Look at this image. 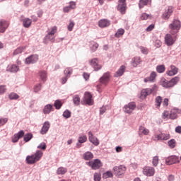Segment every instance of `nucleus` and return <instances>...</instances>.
Wrapping results in <instances>:
<instances>
[{
    "label": "nucleus",
    "instance_id": "63",
    "mask_svg": "<svg viewBox=\"0 0 181 181\" xmlns=\"http://www.w3.org/2000/svg\"><path fill=\"white\" fill-rule=\"evenodd\" d=\"M71 9H74L76 8V2L71 1L69 2V6H68Z\"/></svg>",
    "mask_w": 181,
    "mask_h": 181
},
{
    "label": "nucleus",
    "instance_id": "1",
    "mask_svg": "<svg viewBox=\"0 0 181 181\" xmlns=\"http://www.w3.org/2000/svg\"><path fill=\"white\" fill-rule=\"evenodd\" d=\"M179 81H180V77L175 76L170 81L164 79V81L162 82V86L165 88H170L172 87H175V86H176Z\"/></svg>",
    "mask_w": 181,
    "mask_h": 181
},
{
    "label": "nucleus",
    "instance_id": "58",
    "mask_svg": "<svg viewBox=\"0 0 181 181\" xmlns=\"http://www.w3.org/2000/svg\"><path fill=\"white\" fill-rule=\"evenodd\" d=\"M98 49V43H94L91 47H90V50L92 52H95Z\"/></svg>",
    "mask_w": 181,
    "mask_h": 181
},
{
    "label": "nucleus",
    "instance_id": "35",
    "mask_svg": "<svg viewBox=\"0 0 181 181\" xmlns=\"http://www.w3.org/2000/svg\"><path fill=\"white\" fill-rule=\"evenodd\" d=\"M80 96L78 95H74L73 96V103L74 105H80Z\"/></svg>",
    "mask_w": 181,
    "mask_h": 181
},
{
    "label": "nucleus",
    "instance_id": "40",
    "mask_svg": "<svg viewBox=\"0 0 181 181\" xmlns=\"http://www.w3.org/2000/svg\"><path fill=\"white\" fill-rule=\"evenodd\" d=\"M139 131L140 134H143L144 135H148L149 134V130L142 126L139 127Z\"/></svg>",
    "mask_w": 181,
    "mask_h": 181
},
{
    "label": "nucleus",
    "instance_id": "19",
    "mask_svg": "<svg viewBox=\"0 0 181 181\" xmlns=\"http://www.w3.org/2000/svg\"><path fill=\"white\" fill-rule=\"evenodd\" d=\"M179 71V69L174 65L170 66V70L166 71V74L172 77V76H176V74Z\"/></svg>",
    "mask_w": 181,
    "mask_h": 181
},
{
    "label": "nucleus",
    "instance_id": "59",
    "mask_svg": "<svg viewBox=\"0 0 181 181\" xmlns=\"http://www.w3.org/2000/svg\"><path fill=\"white\" fill-rule=\"evenodd\" d=\"M56 30H57V27L54 26L51 31L48 33V34L52 35V36H54V33H56Z\"/></svg>",
    "mask_w": 181,
    "mask_h": 181
},
{
    "label": "nucleus",
    "instance_id": "3",
    "mask_svg": "<svg viewBox=\"0 0 181 181\" xmlns=\"http://www.w3.org/2000/svg\"><path fill=\"white\" fill-rule=\"evenodd\" d=\"M169 28L171 29V35H175V33H177L181 28L180 21L174 20L173 23L169 25Z\"/></svg>",
    "mask_w": 181,
    "mask_h": 181
},
{
    "label": "nucleus",
    "instance_id": "15",
    "mask_svg": "<svg viewBox=\"0 0 181 181\" xmlns=\"http://www.w3.org/2000/svg\"><path fill=\"white\" fill-rule=\"evenodd\" d=\"M143 173L146 176H153L155 175V168L152 167H146L143 169Z\"/></svg>",
    "mask_w": 181,
    "mask_h": 181
},
{
    "label": "nucleus",
    "instance_id": "18",
    "mask_svg": "<svg viewBox=\"0 0 181 181\" xmlns=\"http://www.w3.org/2000/svg\"><path fill=\"white\" fill-rule=\"evenodd\" d=\"M8 26H9V24L8 23V21L5 20H1L0 21V33H4L8 29Z\"/></svg>",
    "mask_w": 181,
    "mask_h": 181
},
{
    "label": "nucleus",
    "instance_id": "31",
    "mask_svg": "<svg viewBox=\"0 0 181 181\" xmlns=\"http://www.w3.org/2000/svg\"><path fill=\"white\" fill-rule=\"evenodd\" d=\"M139 64H141V57H134L132 59V66H133V67H136Z\"/></svg>",
    "mask_w": 181,
    "mask_h": 181
},
{
    "label": "nucleus",
    "instance_id": "53",
    "mask_svg": "<svg viewBox=\"0 0 181 181\" xmlns=\"http://www.w3.org/2000/svg\"><path fill=\"white\" fill-rule=\"evenodd\" d=\"M40 90H42V84L41 83H38L37 85H36L34 87L35 93H39V91H40Z\"/></svg>",
    "mask_w": 181,
    "mask_h": 181
},
{
    "label": "nucleus",
    "instance_id": "13",
    "mask_svg": "<svg viewBox=\"0 0 181 181\" xmlns=\"http://www.w3.org/2000/svg\"><path fill=\"white\" fill-rule=\"evenodd\" d=\"M25 135V132L23 130H21L18 133L15 134L12 137V142L13 144H16L21 139V138H23Z\"/></svg>",
    "mask_w": 181,
    "mask_h": 181
},
{
    "label": "nucleus",
    "instance_id": "61",
    "mask_svg": "<svg viewBox=\"0 0 181 181\" xmlns=\"http://www.w3.org/2000/svg\"><path fill=\"white\" fill-rule=\"evenodd\" d=\"M8 122V119L4 118V119H0V127H2V125H5Z\"/></svg>",
    "mask_w": 181,
    "mask_h": 181
},
{
    "label": "nucleus",
    "instance_id": "36",
    "mask_svg": "<svg viewBox=\"0 0 181 181\" xmlns=\"http://www.w3.org/2000/svg\"><path fill=\"white\" fill-rule=\"evenodd\" d=\"M35 160L37 161L43 156V152L40 151H37L35 154H33Z\"/></svg>",
    "mask_w": 181,
    "mask_h": 181
},
{
    "label": "nucleus",
    "instance_id": "44",
    "mask_svg": "<svg viewBox=\"0 0 181 181\" xmlns=\"http://www.w3.org/2000/svg\"><path fill=\"white\" fill-rule=\"evenodd\" d=\"M63 117L66 118V119L70 118V117H71V112L69 110H66L64 112H63Z\"/></svg>",
    "mask_w": 181,
    "mask_h": 181
},
{
    "label": "nucleus",
    "instance_id": "62",
    "mask_svg": "<svg viewBox=\"0 0 181 181\" xmlns=\"http://www.w3.org/2000/svg\"><path fill=\"white\" fill-rule=\"evenodd\" d=\"M107 111V107L105 106H103L100 108V115H103Z\"/></svg>",
    "mask_w": 181,
    "mask_h": 181
},
{
    "label": "nucleus",
    "instance_id": "42",
    "mask_svg": "<svg viewBox=\"0 0 181 181\" xmlns=\"http://www.w3.org/2000/svg\"><path fill=\"white\" fill-rule=\"evenodd\" d=\"M148 2H149V0H140L139 6L140 9H142L145 6L148 5Z\"/></svg>",
    "mask_w": 181,
    "mask_h": 181
},
{
    "label": "nucleus",
    "instance_id": "37",
    "mask_svg": "<svg viewBox=\"0 0 181 181\" xmlns=\"http://www.w3.org/2000/svg\"><path fill=\"white\" fill-rule=\"evenodd\" d=\"M54 107H55L56 110H60L63 107V103L60 100H57L54 101Z\"/></svg>",
    "mask_w": 181,
    "mask_h": 181
},
{
    "label": "nucleus",
    "instance_id": "60",
    "mask_svg": "<svg viewBox=\"0 0 181 181\" xmlns=\"http://www.w3.org/2000/svg\"><path fill=\"white\" fill-rule=\"evenodd\" d=\"M38 149H42V151H45L46 149V144L45 143H41L38 146Z\"/></svg>",
    "mask_w": 181,
    "mask_h": 181
},
{
    "label": "nucleus",
    "instance_id": "48",
    "mask_svg": "<svg viewBox=\"0 0 181 181\" xmlns=\"http://www.w3.org/2000/svg\"><path fill=\"white\" fill-rule=\"evenodd\" d=\"M162 96H157L156 98L155 103L157 107H160V104H162Z\"/></svg>",
    "mask_w": 181,
    "mask_h": 181
},
{
    "label": "nucleus",
    "instance_id": "46",
    "mask_svg": "<svg viewBox=\"0 0 181 181\" xmlns=\"http://www.w3.org/2000/svg\"><path fill=\"white\" fill-rule=\"evenodd\" d=\"M168 146L171 149H173L176 146V140L175 139H172L170 141H168Z\"/></svg>",
    "mask_w": 181,
    "mask_h": 181
},
{
    "label": "nucleus",
    "instance_id": "54",
    "mask_svg": "<svg viewBox=\"0 0 181 181\" xmlns=\"http://www.w3.org/2000/svg\"><path fill=\"white\" fill-rule=\"evenodd\" d=\"M148 18H149V14H147L146 13H143L140 16V19H141V21H146Z\"/></svg>",
    "mask_w": 181,
    "mask_h": 181
},
{
    "label": "nucleus",
    "instance_id": "8",
    "mask_svg": "<svg viewBox=\"0 0 181 181\" xmlns=\"http://www.w3.org/2000/svg\"><path fill=\"white\" fill-rule=\"evenodd\" d=\"M135 108H136V105H135V103L131 102L128 105H126L123 110L126 114H132Z\"/></svg>",
    "mask_w": 181,
    "mask_h": 181
},
{
    "label": "nucleus",
    "instance_id": "33",
    "mask_svg": "<svg viewBox=\"0 0 181 181\" xmlns=\"http://www.w3.org/2000/svg\"><path fill=\"white\" fill-rule=\"evenodd\" d=\"M39 76L42 80V81H46V78H47V72L46 71H40L39 72Z\"/></svg>",
    "mask_w": 181,
    "mask_h": 181
},
{
    "label": "nucleus",
    "instance_id": "23",
    "mask_svg": "<svg viewBox=\"0 0 181 181\" xmlns=\"http://www.w3.org/2000/svg\"><path fill=\"white\" fill-rule=\"evenodd\" d=\"M180 112L181 110L177 108L172 110L170 114V119H176L177 118V114H180Z\"/></svg>",
    "mask_w": 181,
    "mask_h": 181
},
{
    "label": "nucleus",
    "instance_id": "29",
    "mask_svg": "<svg viewBox=\"0 0 181 181\" xmlns=\"http://www.w3.org/2000/svg\"><path fill=\"white\" fill-rule=\"evenodd\" d=\"M52 111H53V105L48 104L44 107V109H43L44 114L45 115L49 114V112H52Z\"/></svg>",
    "mask_w": 181,
    "mask_h": 181
},
{
    "label": "nucleus",
    "instance_id": "51",
    "mask_svg": "<svg viewBox=\"0 0 181 181\" xmlns=\"http://www.w3.org/2000/svg\"><path fill=\"white\" fill-rule=\"evenodd\" d=\"M101 180V173H94V181H100Z\"/></svg>",
    "mask_w": 181,
    "mask_h": 181
},
{
    "label": "nucleus",
    "instance_id": "2",
    "mask_svg": "<svg viewBox=\"0 0 181 181\" xmlns=\"http://www.w3.org/2000/svg\"><path fill=\"white\" fill-rule=\"evenodd\" d=\"M158 91V86L154 84L151 88H144L141 91V98L144 100L146 98L148 95H151L152 93H156Z\"/></svg>",
    "mask_w": 181,
    "mask_h": 181
},
{
    "label": "nucleus",
    "instance_id": "25",
    "mask_svg": "<svg viewBox=\"0 0 181 181\" xmlns=\"http://www.w3.org/2000/svg\"><path fill=\"white\" fill-rule=\"evenodd\" d=\"M49 42H52V43L54 42V35H52L51 34L47 35L44 39H43V43L45 45H47V43H49Z\"/></svg>",
    "mask_w": 181,
    "mask_h": 181
},
{
    "label": "nucleus",
    "instance_id": "17",
    "mask_svg": "<svg viewBox=\"0 0 181 181\" xmlns=\"http://www.w3.org/2000/svg\"><path fill=\"white\" fill-rule=\"evenodd\" d=\"M50 128V122H45L42 127V129L40 130V134L41 135H45L46 134H47L49 129Z\"/></svg>",
    "mask_w": 181,
    "mask_h": 181
},
{
    "label": "nucleus",
    "instance_id": "26",
    "mask_svg": "<svg viewBox=\"0 0 181 181\" xmlns=\"http://www.w3.org/2000/svg\"><path fill=\"white\" fill-rule=\"evenodd\" d=\"M100 81L102 84H107V81H110V72H107L100 78Z\"/></svg>",
    "mask_w": 181,
    "mask_h": 181
},
{
    "label": "nucleus",
    "instance_id": "47",
    "mask_svg": "<svg viewBox=\"0 0 181 181\" xmlns=\"http://www.w3.org/2000/svg\"><path fill=\"white\" fill-rule=\"evenodd\" d=\"M8 98L10 100H18V98H19V95H18L17 93H11L8 95Z\"/></svg>",
    "mask_w": 181,
    "mask_h": 181
},
{
    "label": "nucleus",
    "instance_id": "24",
    "mask_svg": "<svg viewBox=\"0 0 181 181\" xmlns=\"http://www.w3.org/2000/svg\"><path fill=\"white\" fill-rule=\"evenodd\" d=\"M84 142H87V136H80L76 143V148H81V144H84Z\"/></svg>",
    "mask_w": 181,
    "mask_h": 181
},
{
    "label": "nucleus",
    "instance_id": "32",
    "mask_svg": "<svg viewBox=\"0 0 181 181\" xmlns=\"http://www.w3.org/2000/svg\"><path fill=\"white\" fill-rule=\"evenodd\" d=\"M64 74L65 76L70 78V76H71V74H73V68H71V67L66 68L64 71Z\"/></svg>",
    "mask_w": 181,
    "mask_h": 181
},
{
    "label": "nucleus",
    "instance_id": "41",
    "mask_svg": "<svg viewBox=\"0 0 181 181\" xmlns=\"http://www.w3.org/2000/svg\"><path fill=\"white\" fill-rule=\"evenodd\" d=\"M66 173H67V168H63V167L59 168L57 170V175H64Z\"/></svg>",
    "mask_w": 181,
    "mask_h": 181
},
{
    "label": "nucleus",
    "instance_id": "52",
    "mask_svg": "<svg viewBox=\"0 0 181 181\" xmlns=\"http://www.w3.org/2000/svg\"><path fill=\"white\" fill-rule=\"evenodd\" d=\"M114 175H112V173L111 171H107L103 174V177L105 179H108V177H112Z\"/></svg>",
    "mask_w": 181,
    "mask_h": 181
},
{
    "label": "nucleus",
    "instance_id": "30",
    "mask_svg": "<svg viewBox=\"0 0 181 181\" xmlns=\"http://www.w3.org/2000/svg\"><path fill=\"white\" fill-rule=\"evenodd\" d=\"M93 158H94V155L93 154V153L90 151H87L85 153H83V159L85 160H91Z\"/></svg>",
    "mask_w": 181,
    "mask_h": 181
},
{
    "label": "nucleus",
    "instance_id": "7",
    "mask_svg": "<svg viewBox=\"0 0 181 181\" xmlns=\"http://www.w3.org/2000/svg\"><path fill=\"white\" fill-rule=\"evenodd\" d=\"M83 103L84 104H87V105H93L94 102L93 101V95L90 92H86L83 97Z\"/></svg>",
    "mask_w": 181,
    "mask_h": 181
},
{
    "label": "nucleus",
    "instance_id": "43",
    "mask_svg": "<svg viewBox=\"0 0 181 181\" xmlns=\"http://www.w3.org/2000/svg\"><path fill=\"white\" fill-rule=\"evenodd\" d=\"M125 33V30L122 28H119L117 30V33H115V37H119V36H122Z\"/></svg>",
    "mask_w": 181,
    "mask_h": 181
},
{
    "label": "nucleus",
    "instance_id": "9",
    "mask_svg": "<svg viewBox=\"0 0 181 181\" xmlns=\"http://www.w3.org/2000/svg\"><path fill=\"white\" fill-rule=\"evenodd\" d=\"M88 140L93 145H95V146H98V145H100V141L97 137L94 136V134H93L91 131L88 132Z\"/></svg>",
    "mask_w": 181,
    "mask_h": 181
},
{
    "label": "nucleus",
    "instance_id": "64",
    "mask_svg": "<svg viewBox=\"0 0 181 181\" xmlns=\"http://www.w3.org/2000/svg\"><path fill=\"white\" fill-rule=\"evenodd\" d=\"M175 132H177V134H181V126H177L175 128Z\"/></svg>",
    "mask_w": 181,
    "mask_h": 181
},
{
    "label": "nucleus",
    "instance_id": "49",
    "mask_svg": "<svg viewBox=\"0 0 181 181\" xmlns=\"http://www.w3.org/2000/svg\"><path fill=\"white\" fill-rule=\"evenodd\" d=\"M19 71L18 65H12L10 68L11 73H17Z\"/></svg>",
    "mask_w": 181,
    "mask_h": 181
},
{
    "label": "nucleus",
    "instance_id": "22",
    "mask_svg": "<svg viewBox=\"0 0 181 181\" xmlns=\"http://www.w3.org/2000/svg\"><path fill=\"white\" fill-rule=\"evenodd\" d=\"M158 141H168L170 139V134L161 133L156 136Z\"/></svg>",
    "mask_w": 181,
    "mask_h": 181
},
{
    "label": "nucleus",
    "instance_id": "10",
    "mask_svg": "<svg viewBox=\"0 0 181 181\" xmlns=\"http://www.w3.org/2000/svg\"><path fill=\"white\" fill-rule=\"evenodd\" d=\"M90 66L94 69L95 71H98L103 69V66L98 64V59L94 58L90 61Z\"/></svg>",
    "mask_w": 181,
    "mask_h": 181
},
{
    "label": "nucleus",
    "instance_id": "12",
    "mask_svg": "<svg viewBox=\"0 0 181 181\" xmlns=\"http://www.w3.org/2000/svg\"><path fill=\"white\" fill-rule=\"evenodd\" d=\"M173 13V6H169L168 7V9L165 11V12L162 15V18L165 19V21H168L169 18H170V16Z\"/></svg>",
    "mask_w": 181,
    "mask_h": 181
},
{
    "label": "nucleus",
    "instance_id": "39",
    "mask_svg": "<svg viewBox=\"0 0 181 181\" xmlns=\"http://www.w3.org/2000/svg\"><path fill=\"white\" fill-rule=\"evenodd\" d=\"M166 70V68L165 67V65H158L156 66V71L158 73H165V71Z\"/></svg>",
    "mask_w": 181,
    "mask_h": 181
},
{
    "label": "nucleus",
    "instance_id": "45",
    "mask_svg": "<svg viewBox=\"0 0 181 181\" xmlns=\"http://www.w3.org/2000/svg\"><path fill=\"white\" fill-rule=\"evenodd\" d=\"M23 50H25V47H19L13 52L14 56H16L17 54L22 53Z\"/></svg>",
    "mask_w": 181,
    "mask_h": 181
},
{
    "label": "nucleus",
    "instance_id": "5",
    "mask_svg": "<svg viewBox=\"0 0 181 181\" xmlns=\"http://www.w3.org/2000/svg\"><path fill=\"white\" fill-rule=\"evenodd\" d=\"M113 170L115 172V175L117 176V177H120V176L124 175L125 170H127V167L124 165L115 166L113 168Z\"/></svg>",
    "mask_w": 181,
    "mask_h": 181
},
{
    "label": "nucleus",
    "instance_id": "56",
    "mask_svg": "<svg viewBox=\"0 0 181 181\" xmlns=\"http://www.w3.org/2000/svg\"><path fill=\"white\" fill-rule=\"evenodd\" d=\"M140 50L143 54H148V48L141 46Z\"/></svg>",
    "mask_w": 181,
    "mask_h": 181
},
{
    "label": "nucleus",
    "instance_id": "21",
    "mask_svg": "<svg viewBox=\"0 0 181 181\" xmlns=\"http://www.w3.org/2000/svg\"><path fill=\"white\" fill-rule=\"evenodd\" d=\"M156 78V72L153 71L151 73L150 76L144 78V83H153Z\"/></svg>",
    "mask_w": 181,
    "mask_h": 181
},
{
    "label": "nucleus",
    "instance_id": "6",
    "mask_svg": "<svg viewBox=\"0 0 181 181\" xmlns=\"http://www.w3.org/2000/svg\"><path fill=\"white\" fill-rule=\"evenodd\" d=\"M117 11H119L122 15L125 13V11H127V0L118 1Z\"/></svg>",
    "mask_w": 181,
    "mask_h": 181
},
{
    "label": "nucleus",
    "instance_id": "57",
    "mask_svg": "<svg viewBox=\"0 0 181 181\" xmlns=\"http://www.w3.org/2000/svg\"><path fill=\"white\" fill-rule=\"evenodd\" d=\"M5 91H6V86L5 85H1L0 94H4Z\"/></svg>",
    "mask_w": 181,
    "mask_h": 181
},
{
    "label": "nucleus",
    "instance_id": "11",
    "mask_svg": "<svg viewBox=\"0 0 181 181\" xmlns=\"http://www.w3.org/2000/svg\"><path fill=\"white\" fill-rule=\"evenodd\" d=\"M39 60V55L33 54L25 59L26 64H35Z\"/></svg>",
    "mask_w": 181,
    "mask_h": 181
},
{
    "label": "nucleus",
    "instance_id": "16",
    "mask_svg": "<svg viewBox=\"0 0 181 181\" xmlns=\"http://www.w3.org/2000/svg\"><path fill=\"white\" fill-rule=\"evenodd\" d=\"M111 25V21L108 19H101L98 21L99 28H108Z\"/></svg>",
    "mask_w": 181,
    "mask_h": 181
},
{
    "label": "nucleus",
    "instance_id": "55",
    "mask_svg": "<svg viewBox=\"0 0 181 181\" xmlns=\"http://www.w3.org/2000/svg\"><path fill=\"white\" fill-rule=\"evenodd\" d=\"M73 28H74V21H70V23L68 25V30L69 32H71V30H73Z\"/></svg>",
    "mask_w": 181,
    "mask_h": 181
},
{
    "label": "nucleus",
    "instance_id": "14",
    "mask_svg": "<svg viewBox=\"0 0 181 181\" xmlns=\"http://www.w3.org/2000/svg\"><path fill=\"white\" fill-rule=\"evenodd\" d=\"M167 165H173L175 163H179V157L176 156H171L165 159Z\"/></svg>",
    "mask_w": 181,
    "mask_h": 181
},
{
    "label": "nucleus",
    "instance_id": "28",
    "mask_svg": "<svg viewBox=\"0 0 181 181\" xmlns=\"http://www.w3.org/2000/svg\"><path fill=\"white\" fill-rule=\"evenodd\" d=\"M26 161L28 165H33V163H36L37 160H36V158H35V156L31 155V156H28L26 157Z\"/></svg>",
    "mask_w": 181,
    "mask_h": 181
},
{
    "label": "nucleus",
    "instance_id": "34",
    "mask_svg": "<svg viewBox=\"0 0 181 181\" xmlns=\"http://www.w3.org/2000/svg\"><path fill=\"white\" fill-rule=\"evenodd\" d=\"M30 25H32V20L29 19V18H25L23 21V26H24V28H30Z\"/></svg>",
    "mask_w": 181,
    "mask_h": 181
},
{
    "label": "nucleus",
    "instance_id": "20",
    "mask_svg": "<svg viewBox=\"0 0 181 181\" xmlns=\"http://www.w3.org/2000/svg\"><path fill=\"white\" fill-rule=\"evenodd\" d=\"M165 42L167 46H172L175 43V40H173V37L170 34H167L165 37Z\"/></svg>",
    "mask_w": 181,
    "mask_h": 181
},
{
    "label": "nucleus",
    "instance_id": "27",
    "mask_svg": "<svg viewBox=\"0 0 181 181\" xmlns=\"http://www.w3.org/2000/svg\"><path fill=\"white\" fill-rule=\"evenodd\" d=\"M125 73V66L122 65L117 71L115 72L114 76L115 77H121Z\"/></svg>",
    "mask_w": 181,
    "mask_h": 181
},
{
    "label": "nucleus",
    "instance_id": "4",
    "mask_svg": "<svg viewBox=\"0 0 181 181\" xmlns=\"http://www.w3.org/2000/svg\"><path fill=\"white\" fill-rule=\"evenodd\" d=\"M87 165L88 166H90L93 170H97V169H100V168L103 166V163L101 162V160L96 158L88 162Z\"/></svg>",
    "mask_w": 181,
    "mask_h": 181
},
{
    "label": "nucleus",
    "instance_id": "50",
    "mask_svg": "<svg viewBox=\"0 0 181 181\" xmlns=\"http://www.w3.org/2000/svg\"><path fill=\"white\" fill-rule=\"evenodd\" d=\"M152 163L153 166L155 167L158 166V164L159 163V157H158L157 156H154L153 158Z\"/></svg>",
    "mask_w": 181,
    "mask_h": 181
},
{
    "label": "nucleus",
    "instance_id": "38",
    "mask_svg": "<svg viewBox=\"0 0 181 181\" xmlns=\"http://www.w3.org/2000/svg\"><path fill=\"white\" fill-rule=\"evenodd\" d=\"M32 138H33V134H32V133H28L23 135V141L25 142H29Z\"/></svg>",
    "mask_w": 181,
    "mask_h": 181
}]
</instances>
